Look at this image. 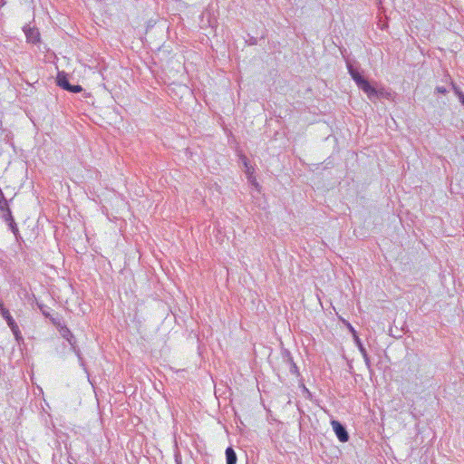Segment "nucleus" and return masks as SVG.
Masks as SVG:
<instances>
[{"label": "nucleus", "mask_w": 464, "mask_h": 464, "mask_svg": "<svg viewBox=\"0 0 464 464\" xmlns=\"http://www.w3.org/2000/svg\"><path fill=\"white\" fill-rule=\"evenodd\" d=\"M348 72L353 80L357 84L358 88L361 89L369 99L378 97V91L373 87L361 73L354 69L351 64H348Z\"/></svg>", "instance_id": "nucleus-1"}, {"label": "nucleus", "mask_w": 464, "mask_h": 464, "mask_svg": "<svg viewBox=\"0 0 464 464\" xmlns=\"http://www.w3.org/2000/svg\"><path fill=\"white\" fill-rule=\"evenodd\" d=\"M57 83L60 87H62L64 90H67L71 92H82V88L80 85H72L66 75L63 72H59L57 75Z\"/></svg>", "instance_id": "nucleus-2"}, {"label": "nucleus", "mask_w": 464, "mask_h": 464, "mask_svg": "<svg viewBox=\"0 0 464 464\" xmlns=\"http://www.w3.org/2000/svg\"><path fill=\"white\" fill-rule=\"evenodd\" d=\"M0 310H1L2 316L6 321L8 326L11 328V330H12L13 334L15 335L16 339H18L19 334H20L18 325L14 322V320L12 317V315L10 314L9 311L3 306V304H0Z\"/></svg>", "instance_id": "nucleus-3"}, {"label": "nucleus", "mask_w": 464, "mask_h": 464, "mask_svg": "<svg viewBox=\"0 0 464 464\" xmlns=\"http://www.w3.org/2000/svg\"><path fill=\"white\" fill-rule=\"evenodd\" d=\"M331 425L333 427V430H334L336 437L338 438V440L341 442L348 441V440H349L348 432H347L345 427L341 422H339L338 420H333L331 421Z\"/></svg>", "instance_id": "nucleus-4"}, {"label": "nucleus", "mask_w": 464, "mask_h": 464, "mask_svg": "<svg viewBox=\"0 0 464 464\" xmlns=\"http://www.w3.org/2000/svg\"><path fill=\"white\" fill-rule=\"evenodd\" d=\"M24 32L28 42L34 44L39 41L40 34L37 29L25 26Z\"/></svg>", "instance_id": "nucleus-5"}, {"label": "nucleus", "mask_w": 464, "mask_h": 464, "mask_svg": "<svg viewBox=\"0 0 464 464\" xmlns=\"http://www.w3.org/2000/svg\"><path fill=\"white\" fill-rule=\"evenodd\" d=\"M62 334L70 343V344L72 347L73 352L76 353V355L79 358V362H80L81 365L83 367L84 364L82 362V358L81 357L80 351L77 350L76 347L73 345V342H72L73 335L71 334V332L67 328L63 330Z\"/></svg>", "instance_id": "nucleus-6"}, {"label": "nucleus", "mask_w": 464, "mask_h": 464, "mask_svg": "<svg viewBox=\"0 0 464 464\" xmlns=\"http://www.w3.org/2000/svg\"><path fill=\"white\" fill-rule=\"evenodd\" d=\"M237 454H236L235 450L231 447H228L226 450L227 464H237Z\"/></svg>", "instance_id": "nucleus-7"}, {"label": "nucleus", "mask_w": 464, "mask_h": 464, "mask_svg": "<svg viewBox=\"0 0 464 464\" xmlns=\"http://www.w3.org/2000/svg\"><path fill=\"white\" fill-rule=\"evenodd\" d=\"M239 158H240V161L243 163V165L245 167L246 175L248 176V175L254 174V168L249 165L247 158L243 154L239 155Z\"/></svg>", "instance_id": "nucleus-8"}, {"label": "nucleus", "mask_w": 464, "mask_h": 464, "mask_svg": "<svg viewBox=\"0 0 464 464\" xmlns=\"http://www.w3.org/2000/svg\"><path fill=\"white\" fill-rule=\"evenodd\" d=\"M4 218L6 222L9 223V226L10 227L12 228V230L14 232V230H16V226H15V223L14 221V218H13V216H12V213H11V210L10 208H7V211L6 213L5 214L4 216Z\"/></svg>", "instance_id": "nucleus-9"}, {"label": "nucleus", "mask_w": 464, "mask_h": 464, "mask_svg": "<svg viewBox=\"0 0 464 464\" xmlns=\"http://www.w3.org/2000/svg\"><path fill=\"white\" fill-rule=\"evenodd\" d=\"M354 342H355L361 354H364L366 353V349L364 348L363 344L362 343L360 338L357 335L354 336Z\"/></svg>", "instance_id": "nucleus-10"}, {"label": "nucleus", "mask_w": 464, "mask_h": 464, "mask_svg": "<svg viewBox=\"0 0 464 464\" xmlns=\"http://www.w3.org/2000/svg\"><path fill=\"white\" fill-rule=\"evenodd\" d=\"M1 196H3L2 193ZM7 208H9L7 201L5 198H4V197H2V198L0 199V209L6 212Z\"/></svg>", "instance_id": "nucleus-11"}, {"label": "nucleus", "mask_w": 464, "mask_h": 464, "mask_svg": "<svg viewBox=\"0 0 464 464\" xmlns=\"http://www.w3.org/2000/svg\"><path fill=\"white\" fill-rule=\"evenodd\" d=\"M452 88L458 95L459 102L464 105V93H462L455 85H452Z\"/></svg>", "instance_id": "nucleus-12"}, {"label": "nucleus", "mask_w": 464, "mask_h": 464, "mask_svg": "<svg viewBox=\"0 0 464 464\" xmlns=\"http://www.w3.org/2000/svg\"><path fill=\"white\" fill-rule=\"evenodd\" d=\"M247 177V179L248 181L255 187V188H257L258 187V183L256 182V177L254 176V174H251V175H248L246 176Z\"/></svg>", "instance_id": "nucleus-13"}, {"label": "nucleus", "mask_w": 464, "mask_h": 464, "mask_svg": "<svg viewBox=\"0 0 464 464\" xmlns=\"http://www.w3.org/2000/svg\"><path fill=\"white\" fill-rule=\"evenodd\" d=\"M362 358L364 360V362H365L367 368L370 369L371 368V362H370V359H369L367 352L364 354H362Z\"/></svg>", "instance_id": "nucleus-14"}, {"label": "nucleus", "mask_w": 464, "mask_h": 464, "mask_svg": "<svg viewBox=\"0 0 464 464\" xmlns=\"http://www.w3.org/2000/svg\"><path fill=\"white\" fill-rule=\"evenodd\" d=\"M436 92H439V93H446L448 91L445 87H442V86H438L436 88Z\"/></svg>", "instance_id": "nucleus-15"}, {"label": "nucleus", "mask_w": 464, "mask_h": 464, "mask_svg": "<svg viewBox=\"0 0 464 464\" xmlns=\"http://www.w3.org/2000/svg\"><path fill=\"white\" fill-rule=\"evenodd\" d=\"M349 329H350V331L353 333V337H354L355 335H357V334H356L355 330L353 329V327L352 325H349Z\"/></svg>", "instance_id": "nucleus-16"}, {"label": "nucleus", "mask_w": 464, "mask_h": 464, "mask_svg": "<svg viewBox=\"0 0 464 464\" xmlns=\"http://www.w3.org/2000/svg\"><path fill=\"white\" fill-rule=\"evenodd\" d=\"M178 464H181V463H178Z\"/></svg>", "instance_id": "nucleus-17"}]
</instances>
